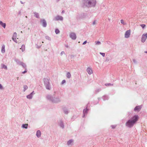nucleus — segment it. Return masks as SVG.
I'll list each match as a JSON object with an SVG mask.
<instances>
[{
  "mask_svg": "<svg viewBox=\"0 0 147 147\" xmlns=\"http://www.w3.org/2000/svg\"><path fill=\"white\" fill-rule=\"evenodd\" d=\"M95 43L96 45H99L100 44V42L99 41H96Z\"/></svg>",
  "mask_w": 147,
  "mask_h": 147,
  "instance_id": "nucleus-24",
  "label": "nucleus"
},
{
  "mask_svg": "<svg viewBox=\"0 0 147 147\" xmlns=\"http://www.w3.org/2000/svg\"><path fill=\"white\" fill-rule=\"evenodd\" d=\"M140 26L143 28L146 26V25L144 24H141Z\"/></svg>",
  "mask_w": 147,
  "mask_h": 147,
  "instance_id": "nucleus-23",
  "label": "nucleus"
},
{
  "mask_svg": "<svg viewBox=\"0 0 147 147\" xmlns=\"http://www.w3.org/2000/svg\"><path fill=\"white\" fill-rule=\"evenodd\" d=\"M138 116H134L131 119L129 120L126 123V125L129 127H132L135 123L138 120Z\"/></svg>",
  "mask_w": 147,
  "mask_h": 147,
  "instance_id": "nucleus-2",
  "label": "nucleus"
},
{
  "mask_svg": "<svg viewBox=\"0 0 147 147\" xmlns=\"http://www.w3.org/2000/svg\"><path fill=\"white\" fill-rule=\"evenodd\" d=\"M20 49H22V52L25 50V46L24 45H22V46L21 48Z\"/></svg>",
  "mask_w": 147,
  "mask_h": 147,
  "instance_id": "nucleus-16",
  "label": "nucleus"
},
{
  "mask_svg": "<svg viewBox=\"0 0 147 147\" xmlns=\"http://www.w3.org/2000/svg\"><path fill=\"white\" fill-rule=\"evenodd\" d=\"M56 20H63V18L61 16H57L55 18Z\"/></svg>",
  "mask_w": 147,
  "mask_h": 147,
  "instance_id": "nucleus-10",
  "label": "nucleus"
},
{
  "mask_svg": "<svg viewBox=\"0 0 147 147\" xmlns=\"http://www.w3.org/2000/svg\"><path fill=\"white\" fill-rule=\"evenodd\" d=\"M73 142V140H70L67 142V144L70 145Z\"/></svg>",
  "mask_w": 147,
  "mask_h": 147,
  "instance_id": "nucleus-19",
  "label": "nucleus"
},
{
  "mask_svg": "<svg viewBox=\"0 0 147 147\" xmlns=\"http://www.w3.org/2000/svg\"><path fill=\"white\" fill-rule=\"evenodd\" d=\"M17 36V33L16 32H15L13 35V36L12 37V39L16 42L17 43V41L16 40V38Z\"/></svg>",
  "mask_w": 147,
  "mask_h": 147,
  "instance_id": "nucleus-6",
  "label": "nucleus"
},
{
  "mask_svg": "<svg viewBox=\"0 0 147 147\" xmlns=\"http://www.w3.org/2000/svg\"><path fill=\"white\" fill-rule=\"evenodd\" d=\"M147 38V33L142 35L141 38V41L142 42H144Z\"/></svg>",
  "mask_w": 147,
  "mask_h": 147,
  "instance_id": "nucleus-3",
  "label": "nucleus"
},
{
  "mask_svg": "<svg viewBox=\"0 0 147 147\" xmlns=\"http://www.w3.org/2000/svg\"><path fill=\"white\" fill-rule=\"evenodd\" d=\"M28 125V124H23L22 125L23 127L25 128H27Z\"/></svg>",
  "mask_w": 147,
  "mask_h": 147,
  "instance_id": "nucleus-18",
  "label": "nucleus"
},
{
  "mask_svg": "<svg viewBox=\"0 0 147 147\" xmlns=\"http://www.w3.org/2000/svg\"><path fill=\"white\" fill-rule=\"evenodd\" d=\"M100 54L103 57H104L105 56V53H102L100 52Z\"/></svg>",
  "mask_w": 147,
  "mask_h": 147,
  "instance_id": "nucleus-26",
  "label": "nucleus"
},
{
  "mask_svg": "<svg viewBox=\"0 0 147 147\" xmlns=\"http://www.w3.org/2000/svg\"><path fill=\"white\" fill-rule=\"evenodd\" d=\"M0 25L2 26L5 28L6 26V24L5 23H3L1 21H0Z\"/></svg>",
  "mask_w": 147,
  "mask_h": 147,
  "instance_id": "nucleus-12",
  "label": "nucleus"
},
{
  "mask_svg": "<svg viewBox=\"0 0 147 147\" xmlns=\"http://www.w3.org/2000/svg\"><path fill=\"white\" fill-rule=\"evenodd\" d=\"M2 88V86L1 84H0V89H1Z\"/></svg>",
  "mask_w": 147,
  "mask_h": 147,
  "instance_id": "nucleus-31",
  "label": "nucleus"
},
{
  "mask_svg": "<svg viewBox=\"0 0 147 147\" xmlns=\"http://www.w3.org/2000/svg\"><path fill=\"white\" fill-rule=\"evenodd\" d=\"M41 135V132L40 131L38 130L37 131L36 133V136L38 137H39Z\"/></svg>",
  "mask_w": 147,
  "mask_h": 147,
  "instance_id": "nucleus-13",
  "label": "nucleus"
},
{
  "mask_svg": "<svg viewBox=\"0 0 147 147\" xmlns=\"http://www.w3.org/2000/svg\"><path fill=\"white\" fill-rule=\"evenodd\" d=\"M41 22L42 23V24L44 27H46L47 26V23L46 21L43 19L41 20Z\"/></svg>",
  "mask_w": 147,
  "mask_h": 147,
  "instance_id": "nucleus-7",
  "label": "nucleus"
},
{
  "mask_svg": "<svg viewBox=\"0 0 147 147\" xmlns=\"http://www.w3.org/2000/svg\"><path fill=\"white\" fill-rule=\"evenodd\" d=\"M65 82V80H63L62 82V84H63Z\"/></svg>",
  "mask_w": 147,
  "mask_h": 147,
  "instance_id": "nucleus-27",
  "label": "nucleus"
},
{
  "mask_svg": "<svg viewBox=\"0 0 147 147\" xmlns=\"http://www.w3.org/2000/svg\"><path fill=\"white\" fill-rule=\"evenodd\" d=\"M34 92L33 91L30 94L27 96V98H28L30 99L32 98V94Z\"/></svg>",
  "mask_w": 147,
  "mask_h": 147,
  "instance_id": "nucleus-11",
  "label": "nucleus"
},
{
  "mask_svg": "<svg viewBox=\"0 0 147 147\" xmlns=\"http://www.w3.org/2000/svg\"><path fill=\"white\" fill-rule=\"evenodd\" d=\"M67 76L68 78H70L71 76V74L69 72H68L67 73Z\"/></svg>",
  "mask_w": 147,
  "mask_h": 147,
  "instance_id": "nucleus-17",
  "label": "nucleus"
},
{
  "mask_svg": "<svg viewBox=\"0 0 147 147\" xmlns=\"http://www.w3.org/2000/svg\"><path fill=\"white\" fill-rule=\"evenodd\" d=\"M87 109H84L83 111V113H84L85 112H87Z\"/></svg>",
  "mask_w": 147,
  "mask_h": 147,
  "instance_id": "nucleus-28",
  "label": "nucleus"
},
{
  "mask_svg": "<svg viewBox=\"0 0 147 147\" xmlns=\"http://www.w3.org/2000/svg\"><path fill=\"white\" fill-rule=\"evenodd\" d=\"M24 91H25L28 88V86L26 85H24Z\"/></svg>",
  "mask_w": 147,
  "mask_h": 147,
  "instance_id": "nucleus-21",
  "label": "nucleus"
},
{
  "mask_svg": "<svg viewBox=\"0 0 147 147\" xmlns=\"http://www.w3.org/2000/svg\"><path fill=\"white\" fill-rule=\"evenodd\" d=\"M146 53H147V51L146 52Z\"/></svg>",
  "mask_w": 147,
  "mask_h": 147,
  "instance_id": "nucleus-34",
  "label": "nucleus"
},
{
  "mask_svg": "<svg viewBox=\"0 0 147 147\" xmlns=\"http://www.w3.org/2000/svg\"><path fill=\"white\" fill-rule=\"evenodd\" d=\"M2 68H4L5 69H7V67L6 65H3Z\"/></svg>",
  "mask_w": 147,
  "mask_h": 147,
  "instance_id": "nucleus-25",
  "label": "nucleus"
},
{
  "mask_svg": "<svg viewBox=\"0 0 147 147\" xmlns=\"http://www.w3.org/2000/svg\"><path fill=\"white\" fill-rule=\"evenodd\" d=\"M121 22L122 24H123V25L125 24L124 23V20H121L120 21Z\"/></svg>",
  "mask_w": 147,
  "mask_h": 147,
  "instance_id": "nucleus-22",
  "label": "nucleus"
},
{
  "mask_svg": "<svg viewBox=\"0 0 147 147\" xmlns=\"http://www.w3.org/2000/svg\"><path fill=\"white\" fill-rule=\"evenodd\" d=\"M34 16L35 17H36L37 18H39V15L36 12H34Z\"/></svg>",
  "mask_w": 147,
  "mask_h": 147,
  "instance_id": "nucleus-15",
  "label": "nucleus"
},
{
  "mask_svg": "<svg viewBox=\"0 0 147 147\" xmlns=\"http://www.w3.org/2000/svg\"><path fill=\"white\" fill-rule=\"evenodd\" d=\"M70 37L72 39L75 40L76 38V34L73 32L71 33L70 34Z\"/></svg>",
  "mask_w": 147,
  "mask_h": 147,
  "instance_id": "nucleus-5",
  "label": "nucleus"
},
{
  "mask_svg": "<svg viewBox=\"0 0 147 147\" xmlns=\"http://www.w3.org/2000/svg\"><path fill=\"white\" fill-rule=\"evenodd\" d=\"M95 24V22H93V24Z\"/></svg>",
  "mask_w": 147,
  "mask_h": 147,
  "instance_id": "nucleus-33",
  "label": "nucleus"
},
{
  "mask_svg": "<svg viewBox=\"0 0 147 147\" xmlns=\"http://www.w3.org/2000/svg\"><path fill=\"white\" fill-rule=\"evenodd\" d=\"M84 7H88L94 6L96 3L95 0H83Z\"/></svg>",
  "mask_w": 147,
  "mask_h": 147,
  "instance_id": "nucleus-1",
  "label": "nucleus"
},
{
  "mask_svg": "<svg viewBox=\"0 0 147 147\" xmlns=\"http://www.w3.org/2000/svg\"><path fill=\"white\" fill-rule=\"evenodd\" d=\"M87 71L88 73L89 74H91L92 73V71L91 68L88 67L87 69Z\"/></svg>",
  "mask_w": 147,
  "mask_h": 147,
  "instance_id": "nucleus-8",
  "label": "nucleus"
},
{
  "mask_svg": "<svg viewBox=\"0 0 147 147\" xmlns=\"http://www.w3.org/2000/svg\"><path fill=\"white\" fill-rule=\"evenodd\" d=\"M27 72V71L25 69L24 71H23L22 72L23 74H24L25 73H26Z\"/></svg>",
  "mask_w": 147,
  "mask_h": 147,
  "instance_id": "nucleus-29",
  "label": "nucleus"
},
{
  "mask_svg": "<svg viewBox=\"0 0 147 147\" xmlns=\"http://www.w3.org/2000/svg\"><path fill=\"white\" fill-rule=\"evenodd\" d=\"M141 107H142L141 106H137L135 108L134 110L139 111L141 110Z\"/></svg>",
  "mask_w": 147,
  "mask_h": 147,
  "instance_id": "nucleus-9",
  "label": "nucleus"
},
{
  "mask_svg": "<svg viewBox=\"0 0 147 147\" xmlns=\"http://www.w3.org/2000/svg\"><path fill=\"white\" fill-rule=\"evenodd\" d=\"M87 42V41H85L83 43V45H84L85 44H86Z\"/></svg>",
  "mask_w": 147,
  "mask_h": 147,
  "instance_id": "nucleus-30",
  "label": "nucleus"
},
{
  "mask_svg": "<svg viewBox=\"0 0 147 147\" xmlns=\"http://www.w3.org/2000/svg\"><path fill=\"white\" fill-rule=\"evenodd\" d=\"M130 32L131 30H130L126 31L125 34V37L127 38L129 37L130 35Z\"/></svg>",
  "mask_w": 147,
  "mask_h": 147,
  "instance_id": "nucleus-4",
  "label": "nucleus"
},
{
  "mask_svg": "<svg viewBox=\"0 0 147 147\" xmlns=\"http://www.w3.org/2000/svg\"><path fill=\"white\" fill-rule=\"evenodd\" d=\"M55 32L56 34H57L59 32V30L57 29L55 30Z\"/></svg>",
  "mask_w": 147,
  "mask_h": 147,
  "instance_id": "nucleus-20",
  "label": "nucleus"
},
{
  "mask_svg": "<svg viewBox=\"0 0 147 147\" xmlns=\"http://www.w3.org/2000/svg\"><path fill=\"white\" fill-rule=\"evenodd\" d=\"M107 85L109 86V85H111V84H106V86H107Z\"/></svg>",
  "mask_w": 147,
  "mask_h": 147,
  "instance_id": "nucleus-32",
  "label": "nucleus"
},
{
  "mask_svg": "<svg viewBox=\"0 0 147 147\" xmlns=\"http://www.w3.org/2000/svg\"><path fill=\"white\" fill-rule=\"evenodd\" d=\"M5 52V47L4 45H3L2 47L1 52L2 53H4Z\"/></svg>",
  "mask_w": 147,
  "mask_h": 147,
  "instance_id": "nucleus-14",
  "label": "nucleus"
}]
</instances>
